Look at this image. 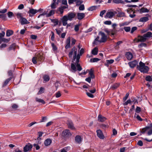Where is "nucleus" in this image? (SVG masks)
<instances>
[{
	"label": "nucleus",
	"instance_id": "nucleus-63",
	"mask_svg": "<svg viewBox=\"0 0 152 152\" xmlns=\"http://www.w3.org/2000/svg\"><path fill=\"white\" fill-rule=\"evenodd\" d=\"M114 61L113 59H110V60H107L106 62L108 64H111L113 63Z\"/></svg>",
	"mask_w": 152,
	"mask_h": 152
},
{
	"label": "nucleus",
	"instance_id": "nucleus-25",
	"mask_svg": "<svg viewBox=\"0 0 152 152\" xmlns=\"http://www.w3.org/2000/svg\"><path fill=\"white\" fill-rule=\"evenodd\" d=\"M149 10L146 8L143 7L140 10V13L144 12H148Z\"/></svg>",
	"mask_w": 152,
	"mask_h": 152
},
{
	"label": "nucleus",
	"instance_id": "nucleus-51",
	"mask_svg": "<svg viewBox=\"0 0 152 152\" xmlns=\"http://www.w3.org/2000/svg\"><path fill=\"white\" fill-rule=\"evenodd\" d=\"M131 101L130 99H128L127 101L123 104V105L125 106L127 105L129 103H130Z\"/></svg>",
	"mask_w": 152,
	"mask_h": 152
},
{
	"label": "nucleus",
	"instance_id": "nucleus-49",
	"mask_svg": "<svg viewBox=\"0 0 152 152\" xmlns=\"http://www.w3.org/2000/svg\"><path fill=\"white\" fill-rule=\"evenodd\" d=\"M85 7L83 4L81 5L79 8V9L80 10H84Z\"/></svg>",
	"mask_w": 152,
	"mask_h": 152
},
{
	"label": "nucleus",
	"instance_id": "nucleus-33",
	"mask_svg": "<svg viewBox=\"0 0 152 152\" xmlns=\"http://www.w3.org/2000/svg\"><path fill=\"white\" fill-rule=\"evenodd\" d=\"M52 22L54 23V26H56L57 25L59 21L57 19H53L51 20Z\"/></svg>",
	"mask_w": 152,
	"mask_h": 152
},
{
	"label": "nucleus",
	"instance_id": "nucleus-41",
	"mask_svg": "<svg viewBox=\"0 0 152 152\" xmlns=\"http://www.w3.org/2000/svg\"><path fill=\"white\" fill-rule=\"evenodd\" d=\"M145 80L151 82L152 81V78L151 76H146L145 78Z\"/></svg>",
	"mask_w": 152,
	"mask_h": 152
},
{
	"label": "nucleus",
	"instance_id": "nucleus-48",
	"mask_svg": "<svg viewBox=\"0 0 152 152\" xmlns=\"http://www.w3.org/2000/svg\"><path fill=\"white\" fill-rule=\"evenodd\" d=\"M44 90V88L42 87H41L39 91L38 92L37 94H40L43 92V91Z\"/></svg>",
	"mask_w": 152,
	"mask_h": 152
},
{
	"label": "nucleus",
	"instance_id": "nucleus-10",
	"mask_svg": "<svg viewBox=\"0 0 152 152\" xmlns=\"http://www.w3.org/2000/svg\"><path fill=\"white\" fill-rule=\"evenodd\" d=\"M68 8L67 6H63L59 7L56 10V12L58 13V11L60 12L61 15H63L64 12V10Z\"/></svg>",
	"mask_w": 152,
	"mask_h": 152
},
{
	"label": "nucleus",
	"instance_id": "nucleus-7",
	"mask_svg": "<svg viewBox=\"0 0 152 152\" xmlns=\"http://www.w3.org/2000/svg\"><path fill=\"white\" fill-rule=\"evenodd\" d=\"M99 35L101 36V39L99 40V42L100 43L105 42L107 40V36L102 31H100L99 32Z\"/></svg>",
	"mask_w": 152,
	"mask_h": 152
},
{
	"label": "nucleus",
	"instance_id": "nucleus-11",
	"mask_svg": "<svg viewBox=\"0 0 152 152\" xmlns=\"http://www.w3.org/2000/svg\"><path fill=\"white\" fill-rule=\"evenodd\" d=\"M115 15V14L113 12L111 11L109 12L106 13L104 18H112Z\"/></svg>",
	"mask_w": 152,
	"mask_h": 152
},
{
	"label": "nucleus",
	"instance_id": "nucleus-52",
	"mask_svg": "<svg viewBox=\"0 0 152 152\" xmlns=\"http://www.w3.org/2000/svg\"><path fill=\"white\" fill-rule=\"evenodd\" d=\"M62 3L63 4L65 5H66L65 6H67L68 7L66 0H62Z\"/></svg>",
	"mask_w": 152,
	"mask_h": 152
},
{
	"label": "nucleus",
	"instance_id": "nucleus-27",
	"mask_svg": "<svg viewBox=\"0 0 152 152\" xmlns=\"http://www.w3.org/2000/svg\"><path fill=\"white\" fill-rule=\"evenodd\" d=\"M148 18L147 17H145L141 18L139 21L143 22H146L148 20Z\"/></svg>",
	"mask_w": 152,
	"mask_h": 152
},
{
	"label": "nucleus",
	"instance_id": "nucleus-24",
	"mask_svg": "<svg viewBox=\"0 0 152 152\" xmlns=\"http://www.w3.org/2000/svg\"><path fill=\"white\" fill-rule=\"evenodd\" d=\"M51 142L52 140L50 139H47L45 141V146L49 145L51 144Z\"/></svg>",
	"mask_w": 152,
	"mask_h": 152
},
{
	"label": "nucleus",
	"instance_id": "nucleus-23",
	"mask_svg": "<svg viewBox=\"0 0 152 152\" xmlns=\"http://www.w3.org/2000/svg\"><path fill=\"white\" fill-rule=\"evenodd\" d=\"M56 1L57 0H53V2L50 5V7L52 9H55L57 7L58 4H56Z\"/></svg>",
	"mask_w": 152,
	"mask_h": 152
},
{
	"label": "nucleus",
	"instance_id": "nucleus-14",
	"mask_svg": "<svg viewBox=\"0 0 152 152\" xmlns=\"http://www.w3.org/2000/svg\"><path fill=\"white\" fill-rule=\"evenodd\" d=\"M67 124L68 126V127L72 130H74L75 129L72 122L70 121H68L67 122Z\"/></svg>",
	"mask_w": 152,
	"mask_h": 152
},
{
	"label": "nucleus",
	"instance_id": "nucleus-20",
	"mask_svg": "<svg viewBox=\"0 0 152 152\" xmlns=\"http://www.w3.org/2000/svg\"><path fill=\"white\" fill-rule=\"evenodd\" d=\"M107 118L104 117L102 116V115L99 114L98 116V120L100 122H103L106 120Z\"/></svg>",
	"mask_w": 152,
	"mask_h": 152
},
{
	"label": "nucleus",
	"instance_id": "nucleus-61",
	"mask_svg": "<svg viewBox=\"0 0 152 152\" xmlns=\"http://www.w3.org/2000/svg\"><path fill=\"white\" fill-rule=\"evenodd\" d=\"M106 12V11L105 10H103L101 11L100 12V16L102 17L103 16V15Z\"/></svg>",
	"mask_w": 152,
	"mask_h": 152
},
{
	"label": "nucleus",
	"instance_id": "nucleus-58",
	"mask_svg": "<svg viewBox=\"0 0 152 152\" xmlns=\"http://www.w3.org/2000/svg\"><path fill=\"white\" fill-rule=\"evenodd\" d=\"M137 29V27H133L131 29V33H133L134 31L136 30Z\"/></svg>",
	"mask_w": 152,
	"mask_h": 152
},
{
	"label": "nucleus",
	"instance_id": "nucleus-32",
	"mask_svg": "<svg viewBox=\"0 0 152 152\" xmlns=\"http://www.w3.org/2000/svg\"><path fill=\"white\" fill-rule=\"evenodd\" d=\"M13 31L11 30H7V31L6 35L7 37H10L13 34Z\"/></svg>",
	"mask_w": 152,
	"mask_h": 152
},
{
	"label": "nucleus",
	"instance_id": "nucleus-9",
	"mask_svg": "<svg viewBox=\"0 0 152 152\" xmlns=\"http://www.w3.org/2000/svg\"><path fill=\"white\" fill-rule=\"evenodd\" d=\"M62 136L65 137H68L70 136L72 134L68 129H66L63 131L62 133Z\"/></svg>",
	"mask_w": 152,
	"mask_h": 152
},
{
	"label": "nucleus",
	"instance_id": "nucleus-56",
	"mask_svg": "<svg viewBox=\"0 0 152 152\" xmlns=\"http://www.w3.org/2000/svg\"><path fill=\"white\" fill-rule=\"evenodd\" d=\"M129 94L128 93L126 94L125 97H124L123 99V100L124 102L127 99L129 96Z\"/></svg>",
	"mask_w": 152,
	"mask_h": 152
},
{
	"label": "nucleus",
	"instance_id": "nucleus-3",
	"mask_svg": "<svg viewBox=\"0 0 152 152\" xmlns=\"http://www.w3.org/2000/svg\"><path fill=\"white\" fill-rule=\"evenodd\" d=\"M152 37V33L148 31L144 34L143 36L139 35L137 38L134 39V41L137 42H145L147 39V38Z\"/></svg>",
	"mask_w": 152,
	"mask_h": 152
},
{
	"label": "nucleus",
	"instance_id": "nucleus-26",
	"mask_svg": "<svg viewBox=\"0 0 152 152\" xmlns=\"http://www.w3.org/2000/svg\"><path fill=\"white\" fill-rule=\"evenodd\" d=\"M12 77H10L8 78V79H7L4 83L2 87H4L8 84L9 82L12 79Z\"/></svg>",
	"mask_w": 152,
	"mask_h": 152
},
{
	"label": "nucleus",
	"instance_id": "nucleus-47",
	"mask_svg": "<svg viewBox=\"0 0 152 152\" xmlns=\"http://www.w3.org/2000/svg\"><path fill=\"white\" fill-rule=\"evenodd\" d=\"M15 46L14 44H12L10 47L9 48V50H12L15 49Z\"/></svg>",
	"mask_w": 152,
	"mask_h": 152
},
{
	"label": "nucleus",
	"instance_id": "nucleus-44",
	"mask_svg": "<svg viewBox=\"0 0 152 152\" xmlns=\"http://www.w3.org/2000/svg\"><path fill=\"white\" fill-rule=\"evenodd\" d=\"M51 46L53 48V50L54 51H56L57 50V48L54 43H51Z\"/></svg>",
	"mask_w": 152,
	"mask_h": 152
},
{
	"label": "nucleus",
	"instance_id": "nucleus-18",
	"mask_svg": "<svg viewBox=\"0 0 152 152\" xmlns=\"http://www.w3.org/2000/svg\"><path fill=\"white\" fill-rule=\"evenodd\" d=\"M21 24L23 25L25 24H29L30 22L28 21L26 18H21L20 19Z\"/></svg>",
	"mask_w": 152,
	"mask_h": 152
},
{
	"label": "nucleus",
	"instance_id": "nucleus-30",
	"mask_svg": "<svg viewBox=\"0 0 152 152\" xmlns=\"http://www.w3.org/2000/svg\"><path fill=\"white\" fill-rule=\"evenodd\" d=\"M55 12V10H51L46 15V17H49L51 15H54Z\"/></svg>",
	"mask_w": 152,
	"mask_h": 152
},
{
	"label": "nucleus",
	"instance_id": "nucleus-16",
	"mask_svg": "<svg viewBox=\"0 0 152 152\" xmlns=\"http://www.w3.org/2000/svg\"><path fill=\"white\" fill-rule=\"evenodd\" d=\"M97 135V136L101 139H103L104 136L103 135L102 132L100 130H98L96 131Z\"/></svg>",
	"mask_w": 152,
	"mask_h": 152
},
{
	"label": "nucleus",
	"instance_id": "nucleus-43",
	"mask_svg": "<svg viewBox=\"0 0 152 152\" xmlns=\"http://www.w3.org/2000/svg\"><path fill=\"white\" fill-rule=\"evenodd\" d=\"M146 46H147V44L145 43H144L140 44L138 45V47L139 48H141L142 47H146Z\"/></svg>",
	"mask_w": 152,
	"mask_h": 152
},
{
	"label": "nucleus",
	"instance_id": "nucleus-53",
	"mask_svg": "<svg viewBox=\"0 0 152 152\" xmlns=\"http://www.w3.org/2000/svg\"><path fill=\"white\" fill-rule=\"evenodd\" d=\"M86 93L88 96L92 98L94 97V96L92 94L88 92H86Z\"/></svg>",
	"mask_w": 152,
	"mask_h": 152
},
{
	"label": "nucleus",
	"instance_id": "nucleus-40",
	"mask_svg": "<svg viewBox=\"0 0 152 152\" xmlns=\"http://www.w3.org/2000/svg\"><path fill=\"white\" fill-rule=\"evenodd\" d=\"M80 26V25L77 24L75 25V26L74 30L75 31H79V26Z\"/></svg>",
	"mask_w": 152,
	"mask_h": 152
},
{
	"label": "nucleus",
	"instance_id": "nucleus-45",
	"mask_svg": "<svg viewBox=\"0 0 152 152\" xmlns=\"http://www.w3.org/2000/svg\"><path fill=\"white\" fill-rule=\"evenodd\" d=\"M118 16L119 17H123L125 16V13L123 12H120L118 14Z\"/></svg>",
	"mask_w": 152,
	"mask_h": 152
},
{
	"label": "nucleus",
	"instance_id": "nucleus-36",
	"mask_svg": "<svg viewBox=\"0 0 152 152\" xmlns=\"http://www.w3.org/2000/svg\"><path fill=\"white\" fill-rule=\"evenodd\" d=\"M44 80L45 82H48L50 80V77L48 75H45L43 77Z\"/></svg>",
	"mask_w": 152,
	"mask_h": 152
},
{
	"label": "nucleus",
	"instance_id": "nucleus-29",
	"mask_svg": "<svg viewBox=\"0 0 152 152\" xmlns=\"http://www.w3.org/2000/svg\"><path fill=\"white\" fill-rule=\"evenodd\" d=\"M98 52V49L97 47L93 49L91 51V53L93 55H96Z\"/></svg>",
	"mask_w": 152,
	"mask_h": 152
},
{
	"label": "nucleus",
	"instance_id": "nucleus-57",
	"mask_svg": "<svg viewBox=\"0 0 152 152\" xmlns=\"http://www.w3.org/2000/svg\"><path fill=\"white\" fill-rule=\"evenodd\" d=\"M76 5H80L83 2V1L80 0H76Z\"/></svg>",
	"mask_w": 152,
	"mask_h": 152
},
{
	"label": "nucleus",
	"instance_id": "nucleus-50",
	"mask_svg": "<svg viewBox=\"0 0 152 152\" xmlns=\"http://www.w3.org/2000/svg\"><path fill=\"white\" fill-rule=\"evenodd\" d=\"M99 37L97 36V37H96V38L95 39V40L93 42V44H95V45H97V43L96 42L98 41L99 42Z\"/></svg>",
	"mask_w": 152,
	"mask_h": 152
},
{
	"label": "nucleus",
	"instance_id": "nucleus-19",
	"mask_svg": "<svg viewBox=\"0 0 152 152\" xmlns=\"http://www.w3.org/2000/svg\"><path fill=\"white\" fill-rule=\"evenodd\" d=\"M126 56L129 60H131L133 58V55L130 52H126L125 54Z\"/></svg>",
	"mask_w": 152,
	"mask_h": 152
},
{
	"label": "nucleus",
	"instance_id": "nucleus-64",
	"mask_svg": "<svg viewBox=\"0 0 152 152\" xmlns=\"http://www.w3.org/2000/svg\"><path fill=\"white\" fill-rule=\"evenodd\" d=\"M69 148V147H66L64 148H63L61 151V152H67V150L68 148Z\"/></svg>",
	"mask_w": 152,
	"mask_h": 152
},
{
	"label": "nucleus",
	"instance_id": "nucleus-60",
	"mask_svg": "<svg viewBox=\"0 0 152 152\" xmlns=\"http://www.w3.org/2000/svg\"><path fill=\"white\" fill-rule=\"evenodd\" d=\"M111 22L110 20L106 21H105L104 23L106 25H110L111 24Z\"/></svg>",
	"mask_w": 152,
	"mask_h": 152
},
{
	"label": "nucleus",
	"instance_id": "nucleus-13",
	"mask_svg": "<svg viewBox=\"0 0 152 152\" xmlns=\"http://www.w3.org/2000/svg\"><path fill=\"white\" fill-rule=\"evenodd\" d=\"M137 61L136 60H134L132 61L129 62L128 64L129 66L132 68H134L137 64Z\"/></svg>",
	"mask_w": 152,
	"mask_h": 152
},
{
	"label": "nucleus",
	"instance_id": "nucleus-62",
	"mask_svg": "<svg viewBox=\"0 0 152 152\" xmlns=\"http://www.w3.org/2000/svg\"><path fill=\"white\" fill-rule=\"evenodd\" d=\"M33 146L35 147L36 150H38L40 148L39 146L37 144H33Z\"/></svg>",
	"mask_w": 152,
	"mask_h": 152
},
{
	"label": "nucleus",
	"instance_id": "nucleus-4",
	"mask_svg": "<svg viewBox=\"0 0 152 152\" xmlns=\"http://www.w3.org/2000/svg\"><path fill=\"white\" fill-rule=\"evenodd\" d=\"M139 65H137V68L138 70L141 72L146 73L148 72L149 69V68L147 66H145L144 63L142 61L139 63Z\"/></svg>",
	"mask_w": 152,
	"mask_h": 152
},
{
	"label": "nucleus",
	"instance_id": "nucleus-46",
	"mask_svg": "<svg viewBox=\"0 0 152 152\" xmlns=\"http://www.w3.org/2000/svg\"><path fill=\"white\" fill-rule=\"evenodd\" d=\"M55 96L56 98H58L61 96V94L60 91H58L55 94Z\"/></svg>",
	"mask_w": 152,
	"mask_h": 152
},
{
	"label": "nucleus",
	"instance_id": "nucleus-55",
	"mask_svg": "<svg viewBox=\"0 0 152 152\" xmlns=\"http://www.w3.org/2000/svg\"><path fill=\"white\" fill-rule=\"evenodd\" d=\"M137 144L140 146H142L143 145V143L141 140H140L138 141Z\"/></svg>",
	"mask_w": 152,
	"mask_h": 152
},
{
	"label": "nucleus",
	"instance_id": "nucleus-8",
	"mask_svg": "<svg viewBox=\"0 0 152 152\" xmlns=\"http://www.w3.org/2000/svg\"><path fill=\"white\" fill-rule=\"evenodd\" d=\"M32 145L30 143H28L23 148L24 152H27L31 150Z\"/></svg>",
	"mask_w": 152,
	"mask_h": 152
},
{
	"label": "nucleus",
	"instance_id": "nucleus-15",
	"mask_svg": "<svg viewBox=\"0 0 152 152\" xmlns=\"http://www.w3.org/2000/svg\"><path fill=\"white\" fill-rule=\"evenodd\" d=\"M152 128V124H150L149 126H147L143 128L142 129L141 132L142 133H144L145 132L147 131V130L149 129H150Z\"/></svg>",
	"mask_w": 152,
	"mask_h": 152
},
{
	"label": "nucleus",
	"instance_id": "nucleus-59",
	"mask_svg": "<svg viewBox=\"0 0 152 152\" xmlns=\"http://www.w3.org/2000/svg\"><path fill=\"white\" fill-rule=\"evenodd\" d=\"M5 14H0V18H2L3 19H5L6 18Z\"/></svg>",
	"mask_w": 152,
	"mask_h": 152
},
{
	"label": "nucleus",
	"instance_id": "nucleus-38",
	"mask_svg": "<svg viewBox=\"0 0 152 152\" xmlns=\"http://www.w3.org/2000/svg\"><path fill=\"white\" fill-rule=\"evenodd\" d=\"M119 86V84L118 83H116L114 84L111 87V88L113 89H115L118 88Z\"/></svg>",
	"mask_w": 152,
	"mask_h": 152
},
{
	"label": "nucleus",
	"instance_id": "nucleus-39",
	"mask_svg": "<svg viewBox=\"0 0 152 152\" xmlns=\"http://www.w3.org/2000/svg\"><path fill=\"white\" fill-rule=\"evenodd\" d=\"M136 113L134 114V118H136L138 120L142 121V119L140 117V116L139 115H137Z\"/></svg>",
	"mask_w": 152,
	"mask_h": 152
},
{
	"label": "nucleus",
	"instance_id": "nucleus-42",
	"mask_svg": "<svg viewBox=\"0 0 152 152\" xmlns=\"http://www.w3.org/2000/svg\"><path fill=\"white\" fill-rule=\"evenodd\" d=\"M124 29L126 32H128L130 31L131 28L129 26H126L124 27Z\"/></svg>",
	"mask_w": 152,
	"mask_h": 152
},
{
	"label": "nucleus",
	"instance_id": "nucleus-12",
	"mask_svg": "<svg viewBox=\"0 0 152 152\" xmlns=\"http://www.w3.org/2000/svg\"><path fill=\"white\" fill-rule=\"evenodd\" d=\"M41 10V9H39V10H34L33 9H30L29 11L28 12L29 14V16H31V14L34 15L36 13L40 11Z\"/></svg>",
	"mask_w": 152,
	"mask_h": 152
},
{
	"label": "nucleus",
	"instance_id": "nucleus-6",
	"mask_svg": "<svg viewBox=\"0 0 152 152\" xmlns=\"http://www.w3.org/2000/svg\"><path fill=\"white\" fill-rule=\"evenodd\" d=\"M77 48L75 47H74L71 50L69 53L68 56L69 58H72L73 54V60L75 61L76 57L77 54Z\"/></svg>",
	"mask_w": 152,
	"mask_h": 152
},
{
	"label": "nucleus",
	"instance_id": "nucleus-34",
	"mask_svg": "<svg viewBox=\"0 0 152 152\" xmlns=\"http://www.w3.org/2000/svg\"><path fill=\"white\" fill-rule=\"evenodd\" d=\"M113 2L115 4L124 3V1L121 0H113Z\"/></svg>",
	"mask_w": 152,
	"mask_h": 152
},
{
	"label": "nucleus",
	"instance_id": "nucleus-21",
	"mask_svg": "<svg viewBox=\"0 0 152 152\" xmlns=\"http://www.w3.org/2000/svg\"><path fill=\"white\" fill-rule=\"evenodd\" d=\"M85 17L84 13H78L77 14V18L79 20H81L83 19Z\"/></svg>",
	"mask_w": 152,
	"mask_h": 152
},
{
	"label": "nucleus",
	"instance_id": "nucleus-17",
	"mask_svg": "<svg viewBox=\"0 0 152 152\" xmlns=\"http://www.w3.org/2000/svg\"><path fill=\"white\" fill-rule=\"evenodd\" d=\"M75 142L78 144H80L82 140V138L79 135H77L75 137Z\"/></svg>",
	"mask_w": 152,
	"mask_h": 152
},
{
	"label": "nucleus",
	"instance_id": "nucleus-37",
	"mask_svg": "<svg viewBox=\"0 0 152 152\" xmlns=\"http://www.w3.org/2000/svg\"><path fill=\"white\" fill-rule=\"evenodd\" d=\"M116 33V31L115 29H113L110 30V35L113 36Z\"/></svg>",
	"mask_w": 152,
	"mask_h": 152
},
{
	"label": "nucleus",
	"instance_id": "nucleus-1",
	"mask_svg": "<svg viewBox=\"0 0 152 152\" xmlns=\"http://www.w3.org/2000/svg\"><path fill=\"white\" fill-rule=\"evenodd\" d=\"M76 16L75 13L70 12L64 15L61 19L64 26H66L67 24V21L69 20L71 21L75 19Z\"/></svg>",
	"mask_w": 152,
	"mask_h": 152
},
{
	"label": "nucleus",
	"instance_id": "nucleus-2",
	"mask_svg": "<svg viewBox=\"0 0 152 152\" xmlns=\"http://www.w3.org/2000/svg\"><path fill=\"white\" fill-rule=\"evenodd\" d=\"M81 56L79 54H78L76 55V61L75 64L72 63L71 64V69H72V72H75L77 70L80 71L82 69L80 65V64L79 63V59L80 58V56Z\"/></svg>",
	"mask_w": 152,
	"mask_h": 152
},
{
	"label": "nucleus",
	"instance_id": "nucleus-5",
	"mask_svg": "<svg viewBox=\"0 0 152 152\" xmlns=\"http://www.w3.org/2000/svg\"><path fill=\"white\" fill-rule=\"evenodd\" d=\"M44 60V57L42 53L38 54L35 57L33 58L32 61L34 64H36L37 62H42Z\"/></svg>",
	"mask_w": 152,
	"mask_h": 152
},
{
	"label": "nucleus",
	"instance_id": "nucleus-54",
	"mask_svg": "<svg viewBox=\"0 0 152 152\" xmlns=\"http://www.w3.org/2000/svg\"><path fill=\"white\" fill-rule=\"evenodd\" d=\"M141 111V108L139 107H137L136 109V112L137 113H139Z\"/></svg>",
	"mask_w": 152,
	"mask_h": 152
},
{
	"label": "nucleus",
	"instance_id": "nucleus-31",
	"mask_svg": "<svg viewBox=\"0 0 152 152\" xmlns=\"http://www.w3.org/2000/svg\"><path fill=\"white\" fill-rule=\"evenodd\" d=\"M35 100L36 102H37L39 103H41L43 104H45V102L43 99H39L37 97L35 98Z\"/></svg>",
	"mask_w": 152,
	"mask_h": 152
},
{
	"label": "nucleus",
	"instance_id": "nucleus-28",
	"mask_svg": "<svg viewBox=\"0 0 152 152\" xmlns=\"http://www.w3.org/2000/svg\"><path fill=\"white\" fill-rule=\"evenodd\" d=\"M89 75L90 77H91L92 79L94 78L95 77V76L94 74V71L91 69L89 71Z\"/></svg>",
	"mask_w": 152,
	"mask_h": 152
},
{
	"label": "nucleus",
	"instance_id": "nucleus-35",
	"mask_svg": "<svg viewBox=\"0 0 152 152\" xmlns=\"http://www.w3.org/2000/svg\"><path fill=\"white\" fill-rule=\"evenodd\" d=\"M97 8V6H92L90 7L88 9V10L89 11H92L94 10H96V9Z\"/></svg>",
	"mask_w": 152,
	"mask_h": 152
},
{
	"label": "nucleus",
	"instance_id": "nucleus-22",
	"mask_svg": "<svg viewBox=\"0 0 152 152\" xmlns=\"http://www.w3.org/2000/svg\"><path fill=\"white\" fill-rule=\"evenodd\" d=\"M70 37H68L66 39V45L65 46V48L66 49H68L70 48Z\"/></svg>",
	"mask_w": 152,
	"mask_h": 152
}]
</instances>
